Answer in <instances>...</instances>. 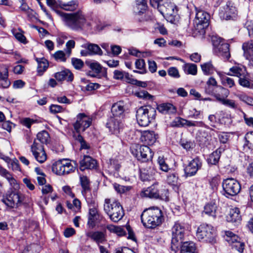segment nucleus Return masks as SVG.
I'll use <instances>...</instances> for the list:
<instances>
[{
  "mask_svg": "<svg viewBox=\"0 0 253 253\" xmlns=\"http://www.w3.org/2000/svg\"><path fill=\"white\" fill-rule=\"evenodd\" d=\"M56 14L61 17L65 24L74 30H81L83 29L90 30L92 24L88 21L82 11H78L74 13H65L59 9L56 11Z\"/></svg>",
  "mask_w": 253,
  "mask_h": 253,
  "instance_id": "f257e3e1",
  "label": "nucleus"
},
{
  "mask_svg": "<svg viewBox=\"0 0 253 253\" xmlns=\"http://www.w3.org/2000/svg\"><path fill=\"white\" fill-rule=\"evenodd\" d=\"M151 5L157 8L167 21L174 23L178 21V9L176 4L170 0H150Z\"/></svg>",
  "mask_w": 253,
  "mask_h": 253,
  "instance_id": "f03ea898",
  "label": "nucleus"
},
{
  "mask_svg": "<svg viewBox=\"0 0 253 253\" xmlns=\"http://www.w3.org/2000/svg\"><path fill=\"white\" fill-rule=\"evenodd\" d=\"M141 219L145 227L154 228L162 223L164 216L159 208L152 207L143 211L141 215Z\"/></svg>",
  "mask_w": 253,
  "mask_h": 253,
  "instance_id": "7ed1b4c3",
  "label": "nucleus"
},
{
  "mask_svg": "<svg viewBox=\"0 0 253 253\" xmlns=\"http://www.w3.org/2000/svg\"><path fill=\"white\" fill-rule=\"evenodd\" d=\"M104 211L110 220L114 222L121 220L125 215L123 208L120 203L110 199H105Z\"/></svg>",
  "mask_w": 253,
  "mask_h": 253,
  "instance_id": "20e7f679",
  "label": "nucleus"
},
{
  "mask_svg": "<svg viewBox=\"0 0 253 253\" xmlns=\"http://www.w3.org/2000/svg\"><path fill=\"white\" fill-rule=\"evenodd\" d=\"M188 229L187 225L183 223L175 222L171 228V248L175 251L182 243L186 232Z\"/></svg>",
  "mask_w": 253,
  "mask_h": 253,
  "instance_id": "39448f33",
  "label": "nucleus"
},
{
  "mask_svg": "<svg viewBox=\"0 0 253 253\" xmlns=\"http://www.w3.org/2000/svg\"><path fill=\"white\" fill-rule=\"evenodd\" d=\"M156 111L150 106H142L139 108L136 114L137 121L139 126H146L154 120Z\"/></svg>",
  "mask_w": 253,
  "mask_h": 253,
  "instance_id": "423d86ee",
  "label": "nucleus"
},
{
  "mask_svg": "<svg viewBox=\"0 0 253 253\" xmlns=\"http://www.w3.org/2000/svg\"><path fill=\"white\" fill-rule=\"evenodd\" d=\"M216 233L212 226L203 224L197 230L196 237L200 241L213 243L215 242Z\"/></svg>",
  "mask_w": 253,
  "mask_h": 253,
  "instance_id": "0eeeda50",
  "label": "nucleus"
},
{
  "mask_svg": "<svg viewBox=\"0 0 253 253\" xmlns=\"http://www.w3.org/2000/svg\"><path fill=\"white\" fill-rule=\"evenodd\" d=\"M210 15L207 12L202 10H197L194 20L195 28L200 34L204 35L209 25Z\"/></svg>",
  "mask_w": 253,
  "mask_h": 253,
  "instance_id": "6e6552de",
  "label": "nucleus"
},
{
  "mask_svg": "<svg viewBox=\"0 0 253 253\" xmlns=\"http://www.w3.org/2000/svg\"><path fill=\"white\" fill-rule=\"evenodd\" d=\"M24 196L17 190L8 191L1 199V201L7 207L11 208H17L22 204Z\"/></svg>",
  "mask_w": 253,
  "mask_h": 253,
  "instance_id": "1a4fd4ad",
  "label": "nucleus"
},
{
  "mask_svg": "<svg viewBox=\"0 0 253 253\" xmlns=\"http://www.w3.org/2000/svg\"><path fill=\"white\" fill-rule=\"evenodd\" d=\"M223 193L225 196H235L241 190V185L239 182L234 178H227L224 180L222 184Z\"/></svg>",
  "mask_w": 253,
  "mask_h": 253,
  "instance_id": "9d476101",
  "label": "nucleus"
},
{
  "mask_svg": "<svg viewBox=\"0 0 253 253\" xmlns=\"http://www.w3.org/2000/svg\"><path fill=\"white\" fill-rule=\"evenodd\" d=\"M214 46V52L219 56L228 59L230 57L229 52V45L222 42V39L216 37L211 39Z\"/></svg>",
  "mask_w": 253,
  "mask_h": 253,
  "instance_id": "9b49d317",
  "label": "nucleus"
},
{
  "mask_svg": "<svg viewBox=\"0 0 253 253\" xmlns=\"http://www.w3.org/2000/svg\"><path fill=\"white\" fill-rule=\"evenodd\" d=\"M92 122V119L84 113H80L77 116V120L73 126L76 131L79 133L81 131H84L89 127Z\"/></svg>",
  "mask_w": 253,
  "mask_h": 253,
  "instance_id": "f8f14e48",
  "label": "nucleus"
},
{
  "mask_svg": "<svg viewBox=\"0 0 253 253\" xmlns=\"http://www.w3.org/2000/svg\"><path fill=\"white\" fill-rule=\"evenodd\" d=\"M225 239L233 248L239 252L243 253L245 244L240 241V238L237 235L231 231H227L225 232Z\"/></svg>",
  "mask_w": 253,
  "mask_h": 253,
  "instance_id": "ddd939ff",
  "label": "nucleus"
},
{
  "mask_svg": "<svg viewBox=\"0 0 253 253\" xmlns=\"http://www.w3.org/2000/svg\"><path fill=\"white\" fill-rule=\"evenodd\" d=\"M124 119L116 118L111 116L108 119L106 123V126L110 131L114 134L117 135L124 127Z\"/></svg>",
  "mask_w": 253,
  "mask_h": 253,
  "instance_id": "4468645a",
  "label": "nucleus"
},
{
  "mask_svg": "<svg viewBox=\"0 0 253 253\" xmlns=\"http://www.w3.org/2000/svg\"><path fill=\"white\" fill-rule=\"evenodd\" d=\"M104 220L103 216L99 213L96 208H89L87 221V225L89 228H93L96 225L100 224Z\"/></svg>",
  "mask_w": 253,
  "mask_h": 253,
  "instance_id": "2eb2a0df",
  "label": "nucleus"
},
{
  "mask_svg": "<svg viewBox=\"0 0 253 253\" xmlns=\"http://www.w3.org/2000/svg\"><path fill=\"white\" fill-rule=\"evenodd\" d=\"M31 151L36 160L40 163H43L46 161L47 156L42 144L33 143L31 146Z\"/></svg>",
  "mask_w": 253,
  "mask_h": 253,
  "instance_id": "dca6fc26",
  "label": "nucleus"
},
{
  "mask_svg": "<svg viewBox=\"0 0 253 253\" xmlns=\"http://www.w3.org/2000/svg\"><path fill=\"white\" fill-rule=\"evenodd\" d=\"M236 15V8L231 2H228L225 6L220 8L219 12L220 18L226 20L235 18Z\"/></svg>",
  "mask_w": 253,
  "mask_h": 253,
  "instance_id": "f3484780",
  "label": "nucleus"
},
{
  "mask_svg": "<svg viewBox=\"0 0 253 253\" xmlns=\"http://www.w3.org/2000/svg\"><path fill=\"white\" fill-rule=\"evenodd\" d=\"M202 167V162L199 158H195L189 162L184 169L186 177L194 175Z\"/></svg>",
  "mask_w": 253,
  "mask_h": 253,
  "instance_id": "a211bd4d",
  "label": "nucleus"
},
{
  "mask_svg": "<svg viewBox=\"0 0 253 253\" xmlns=\"http://www.w3.org/2000/svg\"><path fill=\"white\" fill-rule=\"evenodd\" d=\"M226 220L228 222L233 223L234 225H239L242 220L239 209L236 207L231 208L226 215Z\"/></svg>",
  "mask_w": 253,
  "mask_h": 253,
  "instance_id": "6ab92c4d",
  "label": "nucleus"
},
{
  "mask_svg": "<svg viewBox=\"0 0 253 253\" xmlns=\"http://www.w3.org/2000/svg\"><path fill=\"white\" fill-rule=\"evenodd\" d=\"M140 140L145 145H152L157 140V135L153 131H144L141 132Z\"/></svg>",
  "mask_w": 253,
  "mask_h": 253,
  "instance_id": "aec40b11",
  "label": "nucleus"
},
{
  "mask_svg": "<svg viewBox=\"0 0 253 253\" xmlns=\"http://www.w3.org/2000/svg\"><path fill=\"white\" fill-rule=\"evenodd\" d=\"M8 76L7 66L3 64L0 65V84L3 88H7L10 84Z\"/></svg>",
  "mask_w": 253,
  "mask_h": 253,
  "instance_id": "412c9836",
  "label": "nucleus"
},
{
  "mask_svg": "<svg viewBox=\"0 0 253 253\" xmlns=\"http://www.w3.org/2000/svg\"><path fill=\"white\" fill-rule=\"evenodd\" d=\"M159 190L160 186L159 183L156 182L144 190L143 194L147 197L158 199L160 197Z\"/></svg>",
  "mask_w": 253,
  "mask_h": 253,
  "instance_id": "4be33fe9",
  "label": "nucleus"
},
{
  "mask_svg": "<svg viewBox=\"0 0 253 253\" xmlns=\"http://www.w3.org/2000/svg\"><path fill=\"white\" fill-rule=\"evenodd\" d=\"M229 90L222 86H217L215 90L214 97L219 102H222L229 95Z\"/></svg>",
  "mask_w": 253,
  "mask_h": 253,
  "instance_id": "5701e85b",
  "label": "nucleus"
},
{
  "mask_svg": "<svg viewBox=\"0 0 253 253\" xmlns=\"http://www.w3.org/2000/svg\"><path fill=\"white\" fill-rule=\"evenodd\" d=\"M97 167L96 161L89 156H85L81 162V169H94Z\"/></svg>",
  "mask_w": 253,
  "mask_h": 253,
  "instance_id": "b1692460",
  "label": "nucleus"
},
{
  "mask_svg": "<svg viewBox=\"0 0 253 253\" xmlns=\"http://www.w3.org/2000/svg\"><path fill=\"white\" fill-rule=\"evenodd\" d=\"M54 77L59 81L66 80L67 82H72L74 78L73 74L68 69L56 73Z\"/></svg>",
  "mask_w": 253,
  "mask_h": 253,
  "instance_id": "393cba45",
  "label": "nucleus"
},
{
  "mask_svg": "<svg viewBox=\"0 0 253 253\" xmlns=\"http://www.w3.org/2000/svg\"><path fill=\"white\" fill-rule=\"evenodd\" d=\"M112 116L124 119V108L123 103L119 102L113 105L111 109Z\"/></svg>",
  "mask_w": 253,
  "mask_h": 253,
  "instance_id": "a878e982",
  "label": "nucleus"
},
{
  "mask_svg": "<svg viewBox=\"0 0 253 253\" xmlns=\"http://www.w3.org/2000/svg\"><path fill=\"white\" fill-rule=\"evenodd\" d=\"M217 210V206L215 202L212 201L208 203L204 207V210L203 213L212 216L213 217H216V213Z\"/></svg>",
  "mask_w": 253,
  "mask_h": 253,
  "instance_id": "bb28decb",
  "label": "nucleus"
},
{
  "mask_svg": "<svg viewBox=\"0 0 253 253\" xmlns=\"http://www.w3.org/2000/svg\"><path fill=\"white\" fill-rule=\"evenodd\" d=\"M180 245V253H198L195 244L192 242H185Z\"/></svg>",
  "mask_w": 253,
  "mask_h": 253,
  "instance_id": "cd10ccee",
  "label": "nucleus"
},
{
  "mask_svg": "<svg viewBox=\"0 0 253 253\" xmlns=\"http://www.w3.org/2000/svg\"><path fill=\"white\" fill-rule=\"evenodd\" d=\"M87 237L94 241L97 244L102 243L105 240L104 233L100 231H91L87 233Z\"/></svg>",
  "mask_w": 253,
  "mask_h": 253,
  "instance_id": "c85d7f7f",
  "label": "nucleus"
},
{
  "mask_svg": "<svg viewBox=\"0 0 253 253\" xmlns=\"http://www.w3.org/2000/svg\"><path fill=\"white\" fill-rule=\"evenodd\" d=\"M243 49L244 50V55L248 60H252L253 59V41L243 43Z\"/></svg>",
  "mask_w": 253,
  "mask_h": 253,
  "instance_id": "c756f323",
  "label": "nucleus"
},
{
  "mask_svg": "<svg viewBox=\"0 0 253 253\" xmlns=\"http://www.w3.org/2000/svg\"><path fill=\"white\" fill-rule=\"evenodd\" d=\"M158 110L163 114H174L176 109L175 106L170 103H163L157 107Z\"/></svg>",
  "mask_w": 253,
  "mask_h": 253,
  "instance_id": "7c9ffc66",
  "label": "nucleus"
},
{
  "mask_svg": "<svg viewBox=\"0 0 253 253\" xmlns=\"http://www.w3.org/2000/svg\"><path fill=\"white\" fill-rule=\"evenodd\" d=\"M38 63L37 72L39 76H42L48 67V61L44 58H36Z\"/></svg>",
  "mask_w": 253,
  "mask_h": 253,
  "instance_id": "2f4dec72",
  "label": "nucleus"
},
{
  "mask_svg": "<svg viewBox=\"0 0 253 253\" xmlns=\"http://www.w3.org/2000/svg\"><path fill=\"white\" fill-rule=\"evenodd\" d=\"M65 159H61L55 162L52 166V170L55 174L62 175H64L63 169L64 168Z\"/></svg>",
  "mask_w": 253,
  "mask_h": 253,
  "instance_id": "473e14b6",
  "label": "nucleus"
},
{
  "mask_svg": "<svg viewBox=\"0 0 253 253\" xmlns=\"http://www.w3.org/2000/svg\"><path fill=\"white\" fill-rule=\"evenodd\" d=\"M80 180L82 187V193L85 197L87 193L90 192L89 180L87 177L84 175H81Z\"/></svg>",
  "mask_w": 253,
  "mask_h": 253,
  "instance_id": "72a5a7b5",
  "label": "nucleus"
},
{
  "mask_svg": "<svg viewBox=\"0 0 253 253\" xmlns=\"http://www.w3.org/2000/svg\"><path fill=\"white\" fill-rule=\"evenodd\" d=\"M49 140V135L45 130L39 132L37 135V139H35L33 143L36 142L39 144H47Z\"/></svg>",
  "mask_w": 253,
  "mask_h": 253,
  "instance_id": "f704fd0d",
  "label": "nucleus"
},
{
  "mask_svg": "<svg viewBox=\"0 0 253 253\" xmlns=\"http://www.w3.org/2000/svg\"><path fill=\"white\" fill-rule=\"evenodd\" d=\"M230 71H231L233 74H227L228 75H233L235 76L238 77L239 78H241L242 77H246L247 75V73L246 71V69L245 67H239V66H234L230 69Z\"/></svg>",
  "mask_w": 253,
  "mask_h": 253,
  "instance_id": "c9c22d12",
  "label": "nucleus"
},
{
  "mask_svg": "<svg viewBox=\"0 0 253 253\" xmlns=\"http://www.w3.org/2000/svg\"><path fill=\"white\" fill-rule=\"evenodd\" d=\"M222 151H223V148H219L212 152L209 156V158L208 159L209 164L214 165H216L219 161L220 157V154Z\"/></svg>",
  "mask_w": 253,
  "mask_h": 253,
  "instance_id": "e433bc0d",
  "label": "nucleus"
},
{
  "mask_svg": "<svg viewBox=\"0 0 253 253\" xmlns=\"http://www.w3.org/2000/svg\"><path fill=\"white\" fill-rule=\"evenodd\" d=\"M141 150V157L139 158L140 161L146 162L152 158L153 154L151 151V149L145 145H142Z\"/></svg>",
  "mask_w": 253,
  "mask_h": 253,
  "instance_id": "4c0bfd02",
  "label": "nucleus"
},
{
  "mask_svg": "<svg viewBox=\"0 0 253 253\" xmlns=\"http://www.w3.org/2000/svg\"><path fill=\"white\" fill-rule=\"evenodd\" d=\"M211 136L206 130H199L197 134V140L202 145H206L210 140Z\"/></svg>",
  "mask_w": 253,
  "mask_h": 253,
  "instance_id": "58836bf2",
  "label": "nucleus"
},
{
  "mask_svg": "<svg viewBox=\"0 0 253 253\" xmlns=\"http://www.w3.org/2000/svg\"><path fill=\"white\" fill-rule=\"evenodd\" d=\"M234 96L238 98L240 100L250 106H253V97L247 95L243 92L234 93Z\"/></svg>",
  "mask_w": 253,
  "mask_h": 253,
  "instance_id": "ea45409f",
  "label": "nucleus"
},
{
  "mask_svg": "<svg viewBox=\"0 0 253 253\" xmlns=\"http://www.w3.org/2000/svg\"><path fill=\"white\" fill-rule=\"evenodd\" d=\"M84 47L87 49L89 54H102V50L97 44L87 43L84 45Z\"/></svg>",
  "mask_w": 253,
  "mask_h": 253,
  "instance_id": "a19ab883",
  "label": "nucleus"
},
{
  "mask_svg": "<svg viewBox=\"0 0 253 253\" xmlns=\"http://www.w3.org/2000/svg\"><path fill=\"white\" fill-rule=\"evenodd\" d=\"M142 145L134 144L130 147V151L132 154L134 156L138 161H140L139 158L141 157V150Z\"/></svg>",
  "mask_w": 253,
  "mask_h": 253,
  "instance_id": "79ce46f5",
  "label": "nucleus"
},
{
  "mask_svg": "<svg viewBox=\"0 0 253 253\" xmlns=\"http://www.w3.org/2000/svg\"><path fill=\"white\" fill-rule=\"evenodd\" d=\"M202 70L206 75H210L214 73L215 68L211 62L205 63L201 65Z\"/></svg>",
  "mask_w": 253,
  "mask_h": 253,
  "instance_id": "37998d69",
  "label": "nucleus"
},
{
  "mask_svg": "<svg viewBox=\"0 0 253 253\" xmlns=\"http://www.w3.org/2000/svg\"><path fill=\"white\" fill-rule=\"evenodd\" d=\"M107 229L111 232L116 234L118 236H122L126 234L125 231L121 227L114 225H108Z\"/></svg>",
  "mask_w": 253,
  "mask_h": 253,
  "instance_id": "c03bdc74",
  "label": "nucleus"
},
{
  "mask_svg": "<svg viewBox=\"0 0 253 253\" xmlns=\"http://www.w3.org/2000/svg\"><path fill=\"white\" fill-rule=\"evenodd\" d=\"M184 70L188 74L196 75L197 73V67L194 64L187 63L184 66Z\"/></svg>",
  "mask_w": 253,
  "mask_h": 253,
  "instance_id": "a18cd8bd",
  "label": "nucleus"
},
{
  "mask_svg": "<svg viewBox=\"0 0 253 253\" xmlns=\"http://www.w3.org/2000/svg\"><path fill=\"white\" fill-rule=\"evenodd\" d=\"M135 67L137 69L141 70L138 71L136 70H133V72L138 73L139 74H144L146 73V70L145 68V63L143 59H137L135 62Z\"/></svg>",
  "mask_w": 253,
  "mask_h": 253,
  "instance_id": "49530a36",
  "label": "nucleus"
},
{
  "mask_svg": "<svg viewBox=\"0 0 253 253\" xmlns=\"http://www.w3.org/2000/svg\"><path fill=\"white\" fill-rule=\"evenodd\" d=\"M113 187L118 193L121 194L129 191L132 188L130 186H124L117 183L113 184Z\"/></svg>",
  "mask_w": 253,
  "mask_h": 253,
  "instance_id": "de8ad7c7",
  "label": "nucleus"
},
{
  "mask_svg": "<svg viewBox=\"0 0 253 253\" xmlns=\"http://www.w3.org/2000/svg\"><path fill=\"white\" fill-rule=\"evenodd\" d=\"M152 172L151 170V169L149 170L146 169H140V178L143 181L150 180L152 177Z\"/></svg>",
  "mask_w": 253,
  "mask_h": 253,
  "instance_id": "09e8293b",
  "label": "nucleus"
},
{
  "mask_svg": "<svg viewBox=\"0 0 253 253\" xmlns=\"http://www.w3.org/2000/svg\"><path fill=\"white\" fill-rule=\"evenodd\" d=\"M146 7V1L143 2H136V6L134 7V11L138 14H141L145 11Z\"/></svg>",
  "mask_w": 253,
  "mask_h": 253,
  "instance_id": "8fccbe9b",
  "label": "nucleus"
},
{
  "mask_svg": "<svg viewBox=\"0 0 253 253\" xmlns=\"http://www.w3.org/2000/svg\"><path fill=\"white\" fill-rule=\"evenodd\" d=\"M64 168L63 169V173L64 174H68L73 172L75 169V167L72 165L69 160L65 159Z\"/></svg>",
  "mask_w": 253,
  "mask_h": 253,
  "instance_id": "3c124183",
  "label": "nucleus"
},
{
  "mask_svg": "<svg viewBox=\"0 0 253 253\" xmlns=\"http://www.w3.org/2000/svg\"><path fill=\"white\" fill-rule=\"evenodd\" d=\"M40 247L36 244H31L26 247L22 253H39Z\"/></svg>",
  "mask_w": 253,
  "mask_h": 253,
  "instance_id": "603ef678",
  "label": "nucleus"
},
{
  "mask_svg": "<svg viewBox=\"0 0 253 253\" xmlns=\"http://www.w3.org/2000/svg\"><path fill=\"white\" fill-rule=\"evenodd\" d=\"M246 145L250 149L253 150V131L248 132L245 135Z\"/></svg>",
  "mask_w": 253,
  "mask_h": 253,
  "instance_id": "864d4df0",
  "label": "nucleus"
},
{
  "mask_svg": "<svg viewBox=\"0 0 253 253\" xmlns=\"http://www.w3.org/2000/svg\"><path fill=\"white\" fill-rule=\"evenodd\" d=\"M89 67L95 73L98 74L101 72L102 67L97 62H88L87 63Z\"/></svg>",
  "mask_w": 253,
  "mask_h": 253,
  "instance_id": "5fc2aeb1",
  "label": "nucleus"
},
{
  "mask_svg": "<svg viewBox=\"0 0 253 253\" xmlns=\"http://www.w3.org/2000/svg\"><path fill=\"white\" fill-rule=\"evenodd\" d=\"M135 95L140 98H143L146 100L152 99L153 96L150 94L147 91L141 90L136 92Z\"/></svg>",
  "mask_w": 253,
  "mask_h": 253,
  "instance_id": "6e6d98bb",
  "label": "nucleus"
},
{
  "mask_svg": "<svg viewBox=\"0 0 253 253\" xmlns=\"http://www.w3.org/2000/svg\"><path fill=\"white\" fill-rule=\"evenodd\" d=\"M12 34L15 38L20 42L26 44L27 42L26 37L23 34L20 32L16 31L15 30L12 31Z\"/></svg>",
  "mask_w": 253,
  "mask_h": 253,
  "instance_id": "4d7b16f0",
  "label": "nucleus"
},
{
  "mask_svg": "<svg viewBox=\"0 0 253 253\" xmlns=\"http://www.w3.org/2000/svg\"><path fill=\"white\" fill-rule=\"evenodd\" d=\"M71 63L73 67L77 70L81 69L84 65V63L81 59L76 58H72Z\"/></svg>",
  "mask_w": 253,
  "mask_h": 253,
  "instance_id": "13d9d810",
  "label": "nucleus"
},
{
  "mask_svg": "<svg viewBox=\"0 0 253 253\" xmlns=\"http://www.w3.org/2000/svg\"><path fill=\"white\" fill-rule=\"evenodd\" d=\"M54 58L56 61L60 62H65L66 61V55L62 50L56 51L53 55Z\"/></svg>",
  "mask_w": 253,
  "mask_h": 253,
  "instance_id": "bf43d9fd",
  "label": "nucleus"
},
{
  "mask_svg": "<svg viewBox=\"0 0 253 253\" xmlns=\"http://www.w3.org/2000/svg\"><path fill=\"white\" fill-rule=\"evenodd\" d=\"M178 181V176L175 173H169L167 176V181L169 184L176 185Z\"/></svg>",
  "mask_w": 253,
  "mask_h": 253,
  "instance_id": "052dcab7",
  "label": "nucleus"
},
{
  "mask_svg": "<svg viewBox=\"0 0 253 253\" xmlns=\"http://www.w3.org/2000/svg\"><path fill=\"white\" fill-rule=\"evenodd\" d=\"M168 75L173 78H179L180 77V74L178 69L174 67H171L168 70Z\"/></svg>",
  "mask_w": 253,
  "mask_h": 253,
  "instance_id": "680f3d73",
  "label": "nucleus"
},
{
  "mask_svg": "<svg viewBox=\"0 0 253 253\" xmlns=\"http://www.w3.org/2000/svg\"><path fill=\"white\" fill-rule=\"evenodd\" d=\"M158 163L162 170L167 172L169 169V166L166 164L163 158L159 157L158 159Z\"/></svg>",
  "mask_w": 253,
  "mask_h": 253,
  "instance_id": "e2e57ef3",
  "label": "nucleus"
},
{
  "mask_svg": "<svg viewBox=\"0 0 253 253\" xmlns=\"http://www.w3.org/2000/svg\"><path fill=\"white\" fill-rule=\"evenodd\" d=\"M75 45V42L73 40H70L66 43V53L67 57H69L71 53V50L74 48Z\"/></svg>",
  "mask_w": 253,
  "mask_h": 253,
  "instance_id": "0e129e2a",
  "label": "nucleus"
},
{
  "mask_svg": "<svg viewBox=\"0 0 253 253\" xmlns=\"http://www.w3.org/2000/svg\"><path fill=\"white\" fill-rule=\"evenodd\" d=\"M20 123L23 126L30 128L31 125L35 123V121L29 118H24L21 120Z\"/></svg>",
  "mask_w": 253,
  "mask_h": 253,
  "instance_id": "69168bd1",
  "label": "nucleus"
},
{
  "mask_svg": "<svg viewBox=\"0 0 253 253\" xmlns=\"http://www.w3.org/2000/svg\"><path fill=\"white\" fill-rule=\"evenodd\" d=\"M221 103L232 109H236L238 107V105L233 100L227 99L226 98L221 102Z\"/></svg>",
  "mask_w": 253,
  "mask_h": 253,
  "instance_id": "338daca9",
  "label": "nucleus"
},
{
  "mask_svg": "<svg viewBox=\"0 0 253 253\" xmlns=\"http://www.w3.org/2000/svg\"><path fill=\"white\" fill-rule=\"evenodd\" d=\"M222 83L223 84L228 86L229 87H232L235 85L234 80L226 76L222 78Z\"/></svg>",
  "mask_w": 253,
  "mask_h": 253,
  "instance_id": "774afa93",
  "label": "nucleus"
}]
</instances>
